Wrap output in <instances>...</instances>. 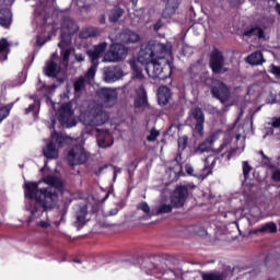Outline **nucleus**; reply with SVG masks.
<instances>
[{
    "instance_id": "7c9ffc66",
    "label": "nucleus",
    "mask_w": 280,
    "mask_h": 280,
    "mask_svg": "<svg viewBox=\"0 0 280 280\" xmlns=\"http://www.w3.org/2000/svg\"><path fill=\"white\" fill-rule=\"evenodd\" d=\"M120 16H124V9L116 7L110 11L108 21L109 23H117Z\"/></svg>"
},
{
    "instance_id": "864d4df0",
    "label": "nucleus",
    "mask_w": 280,
    "mask_h": 280,
    "mask_svg": "<svg viewBox=\"0 0 280 280\" xmlns=\"http://www.w3.org/2000/svg\"><path fill=\"white\" fill-rule=\"evenodd\" d=\"M272 128H280V117L273 118V121L271 122Z\"/></svg>"
},
{
    "instance_id": "f8f14e48",
    "label": "nucleus",
    "mask_w": 280,
    "mask_h": 280,
    "mask_svg": "<svg viewBox=\"0 0 280 280\" xmlns=\"http://www.w3.org/2000/svg\"><path fill=\"white\" fill-rule=\"evenodd\" d=\"M124 78V70L116 66V67H108L104 71V80L107 83L117 82V80H121Z\"/></svg>"
},
{
    "instance_id": "0e129e2a",
    "label": "nucleus",
    "mask_w": 280,
    "mask_h": 280,
    "mask_svg": "<svg viewBox=\"0 0 280 280\" xmlns=\"http://www.w3.org/2000/svg\"><path fill=\"white\" fill-rule=\"evenodd\" d=\"M276 12H277V14H279V16H280V3H277V4H276Z\"/></svg>"
},
{
    "instance_id": "72a5a7b5",
    "label": "nucleus",
    "mask_w": 280,
    "mask_h": 280,
    "mask_svg": "<svg viewBox=\"0 0 280 280\" xmlns=\"http://www.w3.org/2000/svg\"><path fill=\"white\" fill-rule=\"evenodd\" d=\"M74 93H81L84 89V86H86V80L84 79V77H80L74 83Z\"/></svg>"
},
{
    "instance_id": "a19ab883",
    "label": "nucleus",
    "mask_w": 280,
    "mask_h": 280,
    "mask_svg": "<svg viewBox=\"0 0 280 280\" xmlns=\"http://www.w3.org/2000/svg\"><path fill=\"white\" fill-rule=\"evenodd\" d=\"M187 143H189V137H187V136L179 137L177 140L179 150H186Z\"/></svg>"
},
{
    "instance_id": "9d476101",
    "label": "nucleus",
    "mask_w": 280,
    "mask_h": 280,
    "mask_svg": "<svg viewBox=\"0 0 280 280\" xmlns=\"http://www.w3.org/2000/svg\"><path fill=\"white\" fill-rule=\"evenodd\" d=\"M126 56H128V48L119 43L112 44L106 52L109 62H121V60H126Z\"/></svg>"
},
{
    "instance_id": "680f3d73",
    "label": "nucleus",
    "mask_w": 280,
    "mask_h": 280,
    "mask_svg": "<svg viewBox=\"0 0 280 280\" xmlns=\"http://www.w3.org/2000/svg\"><path fill=\"white\" fill-rule=\"evenodd\" d=\"M100 23H101V25H104V23H106V15L101 16Z\"/></svg>"
},
{
    "instance_id": "6e6d98bb",
    "label": "nucleus",
    "mask_w": 280,
    "mask_h": 280,
    "mask_svg": "<svg viewBox=\"0 0 280 280\" xmlns=\"http://www.w3.org/2000/svg\"><path fill=\"white\" fill-rule=\"evenodd\" d=\"M34 108H36L35 104L28 105V107L25 108V115H30V113H33Z\"/></svg>"
},
{
    "instance_id": "0eeeda50",
    "label": "nucleus",
    "mask_w": 280,
    "mask_h": 280,
    "mask_svg": "<svg viewBox=\"0 0 280 280\" xmlns=\"http://www.w3.org/2000/svg\"><path fill=\"white\" fill-rule=\"evenodd\" d=\"M210 92L214 100H219L221 104H226L231 100V88L220 80H214L210 86Z\"/></svg>"
},
{
    "instance_id": "2eb2a0df",
    "label": "nucleus",
    "mask_w": 280,
    "mask_h": 280,
    "mask_svg": "<svg viewBox=\"0 0 280 280\" xmlns=\"http://www.w3.org/2000/svg\"><path fill=\"white\" fill-rule=\"evenodd\" d=\"M277 233V223L267 222L261 224L259 228L252 230V235H266Z\"/></svg>"
},
{
    "instance_id": "f3484780",
    "label": "nucleus",
    "mask_w": 280,
    "mask_h": 280,
    "mask_svg": "<svg viewBox=\"0 0 280 280\" xmlns=\"http://www.w3.org/2000/svg\"><path fill=\"white\" fill-rule=\"evenodd\" d=\"M86 215H89V208L86 206H83L80 208V210L77 212V220L74 222V226L80 230L83 229L86 225Z\"/></svg>"
},
{
    "instance_id": "423d86ee",
    "label": "nucleus",
    "mask_w": 280,
    "mask_h": 280,
    "mask_svg": "<svg viewBox=\"0 0 280 280\" xmlns=\"http://www.w3.org/2000/svg\"><path fill=\"white\" fill-rule=\"evenodd\" d=\"M58 121L62 128H73L78 126V121L73 117V105H71V103H65L58 109Z\"/></svg>"
},
{
    "instance_id": "9b49d317",
    "label": "nucleus",
    "mask_w": 280,
    "mask_h": 280,
    "mask_svg": "<svg viewBox=\"0 0 280 280\" xmlns=\"http://www.w3.org/2000/svg\"><path fill=\"white\" fill-rule=\"evenodd\" d=\"M107 47L108 44H106V42H103L94 46L92 49L86 50V56L89 57L91 65H100V58H102V54L106 51Z\"/></svg>"
},
{
    "instance_id": "2f4dec72",
    "label": "nucleus",
    "mask_w": 280,
    "mask_h": 280,
    "mask_svg": "<svg viewBox=\"0 0 280 280\" xmlns=\"http://www.w3.org/2000/svg\"><path fill=\"white\" fill-rule=\"evenodd\" d=\"M131 69H132L133 80H140V82L145 80V77L143 75V70L141 69V67H139L137 63H132Z\"/></svg>"
},
{
    "instance_id": "f257e3e1",
    "label": "nucleus",
    "mask_w": 280,
    "mask_h": 280,
    "mask_svg": "<svg viewBox=\"0 0 280 280\" xmlns=\"http://www.w3.org/2000/svg\"><path fill=\"white\" fill-rule=\"evenodd\" d=\"M40 180L38 182H25L24 196L28 200H35L34 206H31L30 210L33 218H40L47 209H54L56 200H58V194L51 188H38Z\"/></svg>"
},
{
    "instance_id": "603ef678",
    "label": "nucleus",
    "mask_w": 280,
    "mask_h": 280,
    "mask_svg": "<svg viewBox=\"0 0 280 280\" xmlns=\"http://www.w3.org/2000/svg\"><path fill=\"white\" fill-rule=\"evenodd\" d=\"M161 27H163V21L159 20V21L153 25V30H154V32H159V30H161Z\"/></svg>"
},
{
    "instance_id": "c756f323",
    "label": "nucleus",
    "mask_w": 280,
    "mask_h": 280,
    "mask_svg": "<svg viewBox=\"0 0 280 280\" xmlns=\"http://www.w3.org/2000/svg\"><path fill=\"white\" fill-rule=\"evenodd\" d=\"M210 159H211V156H208L205 159L203 172H207V173L203 174V176H211V174H213V167H215V163H218V158H213L212 162L209 163Z\"/></svg>"
},
{
    "instance_id": "774afa93",
    "label": "nucleus",
    "mask_w": 280,
    "mask_h": 280,
    "mask_svg": "<svg viewBox=\"0 0 280 280\" xmlns=\"http://www.w3.org/2000/svg\"><path fill=\"white\" fill-rule=\"evenodd\" d=\"M47 2H45V1H40L39 2V8H45V4H46Z\"/></svg>"
},
{
    "instance_id": "79ce46f5",
    "label": "nucleus",
    "mask_w": 280,
    "mask_h": 280,
    "mask_svg": "<svg viewBox=\"0 0 280 280\" xmlns=\"http://www.w3.org/2000/svg\"><path fill=\"white\" fill-rule=\"evenodd\" d=\"M137 209H138V211H143V213H145L147 215H150V206L148 205V202L141 201L137 206Z\"/></svg>"
},
{
    "instance_id": "1a4fd4ad",
    "label": "nucleus",
    "mask_w": 280,
    "mask_h": 280,
    "mask_svg": "<svg viewBox=\"0 0 280 280\" xmlns=\"http://www.w3.org/2000/svg\"><path fill=\"white\" fill-rule=\"evenodd\" d=\"M189 198V188L185 185L176 186L171 195V205L174 209H183Z\"/></svg>"
},
{
    "instance_id": "052dcab7",
    "label": "nucleus",
    "mask_w": 280,
    "mask_h": 280,
    "mask_svg": "<svg viewBox=\"0 0 280 280\" xmlns=\"http://www.w3.org/2000/svg\"><path fill=\"white\" fill-rule=\"evenodd\" d=\"M117 213H119V209H112L110 211H109V215H117Z\"/></svg>"
},
{
    "instance_id": "37998d69",
    "label": "nucleus",
    "mask_w": 280,
    "mask_h": 280,
    "mask_svg": "<svg viewBox=\"0 0 280 280\" xmlns=\"http://www.w3.org/2000/svg\"><path fill=\"white\" fill-rule=\"evenodd\" d=\"M161 135V132L156 129H152L150 131V135L147 137V141H154L155 139H159V136Z\"/></svg>"
},
{
    "instance_id": "ea45409f",
    "label": "nucleus",
    "mask_w": 280,
    "mask_h": 280,
    "mask_svg": "<svg viewBox=\"0 0 280 280\" xmlns=\"http://www.w3.org/2000/svg\"><path fill=\"white\" fill-rule=\"evenodd\" d=\"M10 110H12V104L0 107V121H3L10 115Z\"/></svg>"
},
{
    "instance_id": "b1692460",
    "label": "nucleus",
    "mask_w": 280,
    "mask_h": 280,
    "mask_svg": "<svg viewBox=\"0 0 280 280\" xmlns=\"http://www.w3.org/2000/svg\"><path fill=\"white\" fill-rule=\"evenodd\" d=\"M243 36L246 38H253V36L266 38V32H264V28L259 26H252L250 28H247L243 32Z\"/></svg>"
},
{
    "instance_id": "6e6552de",
    "label": "nucleus",
    "mask_w": 280,
    "mask_h": 280,
    "mask_svg": "<svg viewBox=\"0 0 280 280\" xmlns=\"http://www.w3.org/2000/svg\"><path fill=\"white\" fill-rule=\"evenodd\" d=\"M189 117L194 126V136L202 137L205 135V112L197 106L190 110Z\"/></svg>"
},
{
    "instance_id": "a878e982",
    "label": "nucleus",
    "mask_w": 280,
    "mask_h": 280,
    "mask_svg": "<svg viewBox=\"0 0 280 280\" xmlns=\"http://www.w3.org/2000/svg\"><path fill=\"white\" fill-rule=\"evenodd\" d=\"M108 115L103 109L96 110L93 115L92 124L93 126H104L106 121H108Z\"/></svg>"
},
{
    "instance_id": "338daca9",
    "label": "nucleus",
    "mask_w": 280,
    "mask_h": 280,
    "mask_svg": "<svg viewBox=\"0 0 280 280\" xmlns=\"http://www.w3.org/2000/svg\"><path fill=\"white\" fill-rule=\"evenodd\" d=\"M40 15H44V14H47V9H43L40 12H39Z\"/></svg>"
},
{
    "instance_id": "e433bc0d",
    "label": "nucleus",
    "mask_w": 280,
    "mask_h": 280,
    "mask_svg": "<svg viewBox=\"0 0 280 280\" xmlns=\"http://www.w3.org/2000/svg\"><path fill=\"white\" fill-rule=\"evenodd\" d=\"M51 139H55L58 148H62V145H65V141H67V138H65L62 133L56 131L51 133Z\"/></svg>"
},
{
    "instance_id": "13d9d810",
    "label": "nucleus",
    "mask_w": 280,
    "mask_h": 280,
    "mask_svg": "<svg viewBox=\"0 0 280 280\" xmlns=\"http://www.w3.org/2000/svg\"><path fill=\"white\" fill-rule=\"evenodd\" d=\"M46 40H43V38L40 36H37V39H36V45L38 47H43V45H45Z\"/></svg>"
},
{
    "instance_id": "58836bf2",
    "label": "nucleus",
    "mask_w": 280,
    "mask_h": 280,
    "mask_svg": "<svg viewBox=\"0 0 280 280\" xmlns=\"http://www.w3.org/2000/svg\"><path fill=\"white\" fill-rule=\"evenodd\" d=\"M242 165H243V176L245 180H248V177L250 176V172H253V166L248 164V161H243Z\"/></svg>"
},
{
    "instance_id": "f704fd0d",
    "label": "nucleus",
    "mask_w": 280,
    "mask_h": 280,
    "mask_svg": "<svg viewBox=\"0 0 280 280\" xmlns=\"http://www.w3.org/2000/svg\"><path fill=\"white\" fill-rule=\"evenodd\" d=\"M201 279L202 280H224V276L222 273H213V272L207 273V272H203L201 275Z\"/></svg>"
},
{
    "instance_id": "dca6fc26",
    "label": "nucleus",
    "mask_w": 280,
    "mask_h": 280,
    "mask_svg": "<svg viewBox=\"0 0 280 280\" xmlns=\"http://www.w3.org/2000/svg\"><path fill=\"white\" fill-rule=\"evenodd\" d=\"M145 104H148V92H145V86L140 85L136 89L135 107L142 108Z\"/></svg>"
},
{
    "instance_id": "bf43d9fd",
    "label": "nucleus",
    "mask_w": 280,
    "mask_h": 280,
    "mask_svg": "<svg viewBox=\"0 0 280 280\" xmlns=\"http://www.w3.org/2000/svg\"><path fill=\"white\" fill-rule=\"evenodd\" d=\"M98 145H100V148H110V145H113V143L107 144L104 140H100Z\"/></svg>"
},
{
    "instance_id": "de8ad7c7",
    "label": "nucleus",
    "mask_w": 280,
    "mask_h": 280,
    "mask_svg": "<svg viewBox=\"0 0 280 280\" xmlns=\"http://www.w3.org/2000/svg\"><path fill=\"white\" fill-rule=\"evenodd\" d=\"M270 73H272V75H276V78H280V67L275 66V63H272L271 69H270Z\"/></svg>"
},
{
    "instance_id": "a211bd4d",
    "label": "nucleus",
    "mask_w": 280,
    "mask_h": 280,
    "mask_svg": "<svg viewBox=\"0 0 280 280\" xmlns=\"http://www.w3.org/2000/svg\"><path fill=\"white\" fill-rule=\"evenodd\" d=\"M180 8V2L178 1H167L164 10L162 11L163 19H172L176 14V10Z\"/></svg>"
},
{
    "instance_id": "5701e85b",
    "label": "nucleus",
    "mask_w": 280,
    "mask_h": 280,
    "mask_svg": "<svg viewBox=\"0 0 280 280\" xmlns=\"http://www.w3.org/2000/svg\"><path fill=\"white\" fill-rule=\"evenodd\" d=\"M246 60L248 65H253L255 67L264 65V62H266V59H264V52H261L260 50H256L252 55L247 56Z\"/></svg>"
},
{
    "instance_id": "09e8293b",
    "label": "nucleus",
    "mask_w": 280,
    "mask_h": 280,
    "mask_svg": "<svg viewBox=\"0 0 280 280\" xmlns=\"http://www.w3.org/2000/svg\"><path fill=\"white\" fill-rule=\"evenodd\" d=\"M271 178H272L273 183H280V170L279 168L273 171Z\"/></svg>"
},
{
    "instance_id": "473e14b6",
    "label": "nucleus",
    "mask_w": 280,
    "mask_h": 280,
    "mask_svg": "<svg viewBox=\"0 0 280 280\" xmlns=\"http://www.w3.org/2000/svg\"><path fill=\"white\" fill-rule=\"evenodd\" d=\"M173 208L174 206H172V203L171 205L163 203L158 207L155 213H151L150 215H163V213H172Z\"/></svg>"
},
{
    "instance_id": "20e7f679",
    "label": "nucleus",
    "mask_w": 280,
    "mask_h": 280,
    "mask_svg": "<svg viewBox=\"0 0 280 280\" xmlns=\"http://www.w3.org/2000/svg\"><path fill=\"white\" fill-rule=\"evenodd\" d=\"M90 156L91 155L89 154V151L84 149V145L74 144L69 149L66 155V161L70 167H75L78 165H84Z\"/></svg>"
},
{
    "instance_id": "6ab92c4d",
    "label": "nucleus",
    "mask_w": 280,
    "mask_h": 280,
    "mask_svg": "<svg viewBox=\"0 0 280 280\" xmlns=\"http://www.w3.org/2000/svg\"><path fill=\"white\" fill-rule=\"evenodd\" d=\"M43 155L49 161L58 159L59 152L58 148H56V142L49 141L46 147L43 148Z\"/></svg>"
},
{
    "instance_id": "5fc2aeb1",
    "label": "nucleus",
    "mask_w": 280,
    "mask_h": 280,
    "mask_svg": "<svg viewBox=\"0 0 280 280\" xmlns=\"http://www.w3.org/2000/svg\"><path fill=\"white\" fill-rule=\"evenodd\" d=\"M38 226H40L42 229H49V226H51V224H49V222H47V221H40L38 223Z\"/></svg>"
},
{
    "instance_id": "bb28decb",
    "label": "nucleus",
    "mask_w": 280,
    "mask_h": 280,
    "mask_svg": "<svg viewBox=\"0 0 280 280\" xmlns=\"http://www.w3.org/2000/svg\"><path fill=\"white\" fill-rule=\"evenodd\" d=\"M43 182L50 187H55V189H62V187H65L62 179H60L58 176L47 175L44 177Z\"/></svg>"
},
{
    "instance_id": "cd10ccee",
    "label": "nucleus",
    "mask_w": 280,
    "mask_h": 280,
    "mask_svg": "<svg viewBox=\"0 0 280 280\" xmlns=\"http://www.w3.org/2000/svg\"><path fill=\"white\" fill-rule=\"evenodd\" d=\"M141 268L147 275H154V272H156L158 266L154 260H152V258H145L141 262Z\"/></svg>"
},
{
    "instance_id": "8fccbe9b",
    "label": "nucleus",
    "mask_w": 280,
    "mask_h": 280,
    "mask_svg": "<svg viewBox=\"0 0 280 280\" xmlns=\"http://www.w3.org/2000/svg\"><path fill=\"white\" fill-rule=\"evenodd\" d=\"M85 56H84V54H74V60L77 61V62H84V60H85Z\"/></svg>"
},
{
    "instance_id": "4d7b16f0",
    "label": "nucleus",
    "mask_w": 280,
    "mask_h": 280,
    "mask_svg": "<svg viewBox=\"0 0 280 280\" xmlns=\"http://www.w3.org/2000/svg\"><path fill=\"white\" fill-rule=\"evenodd\" d=\"M117 174H121V168L114 166V178L113 180H117Z\"/></svg>"
},
{
    "instance_id": "69168bd1",
    "label": "nucleus",
    "mask_w": 280,
    "mask_h": 280,
    "mask_svg": "<svg viewBox=\"0 0 280 280\" xmlns=\"http://www.w3.org/2000/svg\"><path fill=\"white\" fill-rule=\"evenodd\" d=\"M128 174H129V178H132V176H135V171L129 168Z\"/></svg>"
},
{
    "instance_id": "ddd939ff",
    "label": "nucleus",
    "mask_w": 280,
    "mask_h": 280,
    "mask_svg": "<svg viewBox=\"0 0 280 280\" xmlns=\"http://www.w3.org/2000/svg\"><path fill=\"white\" fill-rule=\"evenodd\" d=\"M172 100V90L167 85L158 89V103L160 106H167Z\"/></svg>"
},
{
    "instance_id": "c03bdc74",
    "label": "nucleus",
    "mask_w": 280,
    "mask_h": 280,
    "mask_svg": "<svg viewBox=\"0 0 280 280\" xmlns=\"http://www.w3.org/2000/svg\"><path fill=\"white\" fill-rule=\"evenodd\" d=\"M62 56V62H66V65H69V58H71V49L68 48L66 50H61Z\"/></svg>"
},
{
    "instance_id": "aec40b11",
    "label": "nucleus",
    "mask_w": 280,
    "mask_h": 280,
    "mask_svg": "<svg viewBox=\"0 0 280 280\" xmlns=\"http://www.w3.org/2000/svg\"><path fill=\"white\" fill-rule=\"evenodd\" d=\"M0 25L4 30H10V25H12V11L10 9H0Z\"/></svg>"
},
{
    "instance_id": "c85d7f7f",
    "label": "nucleus",
    "mask_w": 280,
    "mask_h": 280,
    "mask_svg": "<svg viewBox=\"0 0 280 280\" xmlns=\"http://www.w3.org/2000/svg\"><path fill=\"white\" fill-rule=\"evenodd\" d=\"M215 141V136H209L203 142H201L198 147L196 152L200 154H205V152H209V145L213 144Z\"/></svg>"
},
{
    "instance_id": "4be33fe9",
    "label": "nucleus",
    "mask_w": 280,
    "mask_h": 280,
    "mask_svg": "<svg viewBox=\"0 0 280 280\" xmlns=\"http://www.w3.org/2000/svg\"><path fill=\"white\" fill-rule=\"evenodd\" d=\"M44 73L47 78H58V74L60 73V66H58L54 60L48 61L44 69Z\"/></svg>"
},
{
    "instance_id": "49530a36",
    "label": "nucleus",
    "mask_w": 280,
    "mask_h": 280,
    "mask_svg": "<svg viewBox=\"0 0 280 280\" xmlns=\"http://www.w3.org/2000/svg\"><path fill=\"white\" fill-rule=\"evenodd\" d=\"M69 45H71L70 40L65 39V37H61V40L58 43V47L61 50H65L66 47H69Z\"/></svg>"
},
{
    "instance_id": "412c9836",
    "label": "nucleus",
    "mask_w": 280,
    "mask_h": 280,
    "mask_svg": "<svg viewBox=\"0 0 280 280\" xmlns=\"http://www.w3.org/2000/svg\"><path fill=\"white\" fill-rule=\"evenodd\" d=\"M61 27L65 32H67V34H75V32L80 30L78 24H75V21H73V19L70 16H63Z\"/></svg>"
},
{
    "instance_id": "f03ea898",
    "label": "nucleus",
    "mask_w": 280,
    "mask_h": 280,
    "mask_svg": "<svg viewBox=\"0 0 280 280\" xmlns=\"http://www.w3.org/2000/svg\"><path fill=\"white\" fill-rule=\"evenodd\" d=\"M171 58L172 48H170L168 55L162 54L156 60L144 67L147 75L151 80H167V78H172Z\"/></svg>"
},
{
    "instance_id": "a18cd8bd",
    "label": "nucleus",
    "mask_w": 280,
    "mask_h": 280,
    "mask_svg": "<svg viewBox=\"0 0 280 280\" xmlns=\"http://www.w3.org/2000/svg\"><path fill=\"white\" fill-rule=\"evenodd\" d=\"M8 47H10L8 39H5V38L0 39V54H3V51H5V49H8Z\"/></svg>"
},
{
    "instance_id": "4468645a",
    "label": "nucleus",
    "mask_w": 280,
    "mask_h": 280,
    "mask_svg": "<svg viewBox=\"0 0 280 280\" xmlns=\"http://www.w3.org/2000/svg\"><path fill=\"white\" fill-rule=\"evenodd\" d=\"M139 34L133 31L125 30L119 35V40L122 45H132L135 43H139L140 40Z\"/></svg>"
},
{
    "instance_id": "7ed1b4c3",
    "label": "nucleus",
    "mask_w": 280,
    "mask_h": 280,
    "mask_svg": "<svg viewBox=\"0 0 280 280\" xmlns=\"http://www.w3.org/2000/svg\"><path fill=\"white\" fill-rule=\"evenodd\" d=\"M172 46L159 42H150L144 48H141L138 55V62L141 65L153 63L162 54H170Z\"/></svg>"
},
{
    "instance_id": "393cba45",
    "label": "nucleus",
    "mask_w": 280,
    "mask_h": 280,
    "mask_svg": "<svg viewBox=\"0 0 280 280\" xmlns=\"http://www.w3.org/2000/svg\"><path fill=\"white\" fill-rule=\"evenodd\" d=\"M98 96L103 100V102H115L117 100V93L115 90L103 88L101 89Z\"/></svg>"
},
{
    "instance_id": "39448f33",
    "label": "nucleus",
    "mask_w": 280,
    "mask_h": 280,
    "mask_svg": "<svg viewBox=\"0 0 280 280\" xmlns=\"http://www.w3.org/2000/svg\"><path fill=\"white\" fill-rule=\"evenodd\" d=\"M226 60L224 59V54L218 48H213L210 54L209 67L213 75H223L229 71V68L224 67Z\"/></svg>"
},
{
    "instance_id": "e2e57ef3",
    "label": "nucleus",
    "mask_w": 280,
    "mask_h": 280,
    "mask_svg": "<svg viewBox=\"0 0 280 280\" xmlns=\"http://www.w3.org/2000/svg\"><path fill=\"white\" fill-rule=\"evenodd\" d=\"M108 167V165H103L98 168V174H102V172H104V170H106Z\"/></svg>"
},
{
    "instance_id": "3c124183",
    "label": "nucleus",
    "mask_w": 280,
    "mask_h": 280,
    "mask_svg": "<svg viewBox=\"0 0 280 280\" xmlns=\"http://www.w3.org/2000/svg\"><path fill=\"white\" fill-rule=\"evenodd\" d=\"M259 154H260V156H262L264 161H267V162H265V165H270V158H268V155H266V153H264V151H259Z\"/></svg>"
},
{
    "instance_id": "c9c22d12",
    "label": "nucleus",
    "mask_w": 280,
    "mask_h": 280,
    "mask_svg": "<svg viewBox=\"0 0 280 280\" xmlns=\"http://www.w3.org/2000/svg\"><path fill=\"white\" fill-rule=\"evenodd\" d=\"M185 170H186V173L188 174V176H194V178H201V180H205V178H207V175H205V174L194 173V166H191L189 164L185 165Z\"/></svg>"
},
{
    "instance_id": "4c0bfd02",
    "label": "nucleus",
    "mask_w": 280,
    "mask_h": 280,
    "mask_svg": "<svg viewBox=\"0 0 280 280\" xmlns=\"http://www.w3.org/2000/svg\"><path fill=\"white\" fill-rule=\"evenodd\" d=\"M97 63H92L85 73L86 80H93L95 78V73H97Z\"/></svg>"
}]
</instances>
